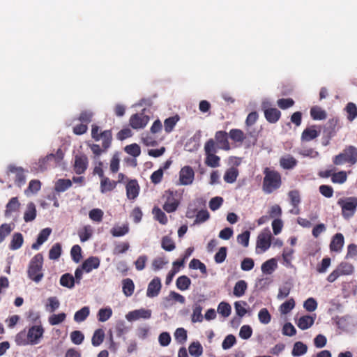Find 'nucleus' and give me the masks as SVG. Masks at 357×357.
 Masks as SVG:
<instances>
[{
    "label": "nucleus",
    "instance_id": "393cba45",
    "mask_svg": "<svg viewBox=\"0 0 357 357\" xmlns=\"http://www.w3.org/2000/svg\"><path fill=\"white\" fill-rule=\"evenodd\" d=\"M264 116L270 123H275L281 116V112L276 108H267L264 109Z\"/></svg>",
    "mask_w": 357,
    "mask_h": 357
},
{
    "label": "nucleus",
    "instance_id": "3c124183",
    "mask_svg": "<svg viewBox=\"0 0 357 357\" xmlns=\"http://www.w3.org/2000/svg\"><path fill=\"white\" fill-rule=\"evenodd\" d=\"M153 214L156 220H158L162 225H166L167 223V217L165 213L158 207H154L153 209Z\"/></svg>",
    "mask_w": 357,
    "mask_h": 357
},
{
    "label": "nucleus",
    "instance_id": "4d7b16f0",
    "mask_svg": "<svg viewBox=\"0 0 357 357\" xmlns=\"http://www.w3.org/2000/svg\"><path fill=\"white\" fill-rule=\"evenodd\" d=\"M104 213L100 208H93L89 213V218L93 222H100L102 220Z\"/></svg>",
    "mask_w": 357,
    "mask_h": 357
},
{
    "label": "nucleus",
    "instance_id": "20e7f679",
    "mask_svg": "<svg viewBox=\"0 0 357 357\" xmlns=\"http://www.w3.org/2000/svg\"><path fill=\"white\" fill-rule=\"evenodd\" d=\"M205 160L204 163L210 167H218L220 166V158L215 155L218 147L213 139H208L204 144Z\"/></svg>",
    "mask_w": 357,
    "mask_h": 357
},
{
    "label": "nucleus",
    "instance_id": "de8ad7c7",
    "mask_svg": "<svg viewBox=\"0 0 357 357\" xmlns=\"http://www.w3.org/2000/svg\"><path fill=\"white\" fill-rule=\"evenodd\" d=\"M189 353L191 356L198 357L203 353V348L199 342H193L188 347Z\"/></svg>",
    "mask_w": 357,
    "mask_h": 357
},
{
    "label": "nucleus",
    "instance_id": "2f4dec72",
    "mask_svg": "<svg viewBox=\"0 0 357 357\" xmlns=\"http://www.w3.org/2000/svg\"><path fill=\"white\" fill-rule=\"evenodd\" d=\"M238 170L236 167H230L226 170L224 175V181L228 183H233L236 181L238 176Z\"/></svg>",
    "mask_w": 357,
    "mask_h": 357
},
{
    "label": "nucleus",
    "instance_id": "7c9ffc66",
    "mask_svg": "<svg viewBox=\"0 0 357 357\" xmlns=\"http://www.w3.org/2000/svg\"><path fill=\"white\" fill-rule=\"evenodd\" d=\"M117 182L112 181L107 177H105L100 181V190L101 192L105 193L106 192L113 190L116 186Z\"/></svg>",
    "mask_w": 357,
    "mask_h": 357
},
{
    "label": "nucleus",
    "instance_id": "49530a36",
    "mask_svg": "<svg viewBox=\"0 0 357 357\" xmlns=\"http://www.w3.org/2000/svg\"><path fill=\"white\" fill-rule=\"evenodd\" d=\"M112 315V310L108 307L101 308L99 310L97 317L98 320L100 322H105L107 321Z\"/></svg>",
    "mask_w": 357,
    "mask_h": 357
},
{
    "label": "nucleus",
    "instance_id": "473e14b6",
    "mask_svg": "<svg viewBox=\"0 0 357 357\" xmlns=\"http://www.w3.org/2000/svg\"><path fill=\"white\" fill-rule=\"evenodd\" d=\"M59 282L61 286L68 289H72L75 286V280L73 275L70 273H65L61 275Z\"/></svg>",
    "mask_w": 357,
    "mask_h": 357
},
{
    "label": "nucleus",
    "instance_id": "9d476101",
    "mask_svg": "<svg viewBox=\"0 0 357 357\" xmlns=\"http://www.w3.org/2000/svg\"><path fill=\"white\" fill-rule=\"evenodd\" d=\"M63 158V153L61 149H59L56 153H50L38 161V168L43 171L47 168L50 162H53L55 165L59 164Z\"/></svg>",
    "mask_w": 357,
    "mask_h": 357
},
{
    "label": "nucleus",
    "instance_id": "6e6d98bb",
    "mask_svg": "<svg viewBox=\"0 0 357 357\" xmlns=\"http://www.w3.org/2000/svg\"><path fill=\"white\" fill-rule=\"evenodd\" d=\"M347 179V172L344 171H340L337 173L334 172L332 175L331 181L333 183L342 184L346 182Z\"/></svg>",
    "mask_w": 357,
    "mask_h": 357
},
{
    "label": "nucleus",
    "instance_id": "7ed1b4c3",
    "mask_svg": "<svg viewBox=\"0 0 357 357\" xmlns=\"http://www.w3.org/2000/svg\"><path fill=\"white\" fill-rule=\"evenodd\" d=\"M43 266V256L41 253H38L29 261L27 270L28 277L31 280L39 282L44 276Z\"/></svg>",
    "mask_w": 357,
    "mask_h": 357
},
{
    "label": "nucleus",
    "instance_id": "13d9d810",
    "mask_svg": "<svg viewBox=\"0 0 357 357\" xmlns=\"http://www.w3.org/2000/svg\"><path fill=\"white\" fill-rule=\"evenodd\" d=\"M291 204L294 208H297L301 203V197L299 192L296 190H291L288 193Z\"/></svg>",
    "mask_w": 357,
    "mask_h": 357
},
{
    "label": "nucleus",
    "instance_id": "b1692460",
    "mask_svg": "<svg viewBox=\"0 0 357 357\" xmlns=\"http://www.w3.org/2000/svg\"><path fill=\"white\" fill-rule=\"evenodd\" d=\"M298 164L297 160L291 155H286L280 159V165L284 169H292Z\"/></svg>",
    "mask_w": 357,
    "mask_h": 357
},
{
    "label": "nucleus",
    "instance_id": "e433bc0d",
    "mask_svg": "<svg viewBox=\"0 0 357 357\" xmlns=\"http://www.w3.org/2000/svg\"><path fill=\"white\" fill-rule=\"evenodd\" d=\"M307 351V347L302 342H296L294 344L291 354L294 356H301L304 355Z\"/></svg>",
    "mask_w": 357,
    "mask_h": 357
},
{
    "label": "nucleus",
    "instance_id": "864d4df0",
    "mask_svg": "<svg viewBox=\"0 0 357 357\" xmlns=\"http://www.w3.org/2000/svg\"><path fill=\"white\" fill-rule=\"evenodd\" d=\"M218 312L223 317H227L230 315L231 307V305L226 302H221L218 306Z\"/></svg>",
    "mask_w": 357,
    "mask_h": 357
},
{
    "label": "nucleus",
    "instance_id": "4468645a",
    "mask_svg": "<svg viewBox=\"0 0 357 357\" xmlns=\"http://www.w3.org/2000/svg\"><path fill=\"white\" fill-rule=\"evenodd\" d=\"M195 178V172L190 166H184L179 172V181L181 185H188L192 183Z\"/></svg>",
    "mask_w": 357,
    "mask_h": 357
},
{
    "label": "nucleus",
    "instance_id": "423d86ee",
    "mask_svg": "<svg viewBox=\"0 0 357 357\" xmlns=\"http://www.w3.org/2000/svg\"><path fill=\"white\" fill-rule=\"evenodd\" d=\"M100 140H102V146L99 144H93L90 149L96 156H100L102 153H105L109 149L112 142V132L111 130H106L100 132Z\"/></svg>",
    "mask_w": 357,
    "mask_h": 357
},
{
    "label": "nucleus",
    "instance_id": "4c0bfd02",
    "mask_svg": "<svg viewBox=\"0 0 357 357\" xmlns=\"http://www.w3.org/2000/svg\"><path fill=\"white\" fill-rule=\"evenodd\" d=\"M72 186V181L70 179H59L54 186V189L58 192H62Z\"/></svg>",
    "mask_w": 357,
    "mask_h": 357
},
{
    "label": "nucleus",
    "instance_id": "f03ea898",
    "mask_svg": "<svg viewBox=\"0 0 357 357\" xmlns=\"http://www.w3.org/2000/svg\"><path fill=\"white\" fill-rule=\"evenodd\" d=\"M264 177L262 181V190L269 195L278 190L282 184L281 174L275 169L265 167L263 170Z\"/></svg>",
    "mask_w": 357,
    "mask_h": 357
},
{
    "label": "nucleus",
    "instance_id": "603ef678",
    "mask_svg": "<svg viewBox=\"0 0 357 357\" xmlns=\"http://www.w3.org/2000/svg\"><path fill=\"white\" fill-rule=\"evenodd\" d=\"M202 307L199 304H195L193 307V312L192 314V321L193 323L202 322L203 321V315L202 314Z\"/></svg>",
    "mask_w": 357,
    "mask_h": 357
},
{
    "label": "nucleus",
    "instance_id": "6e6552de",
    "mask_svg": "<svg viewBox=\"0 0 357 357\" xmlns=\"http://www.w3.org/2000/svg\"><path fill=\"white\" fill-rule=\"evenodd\" d=\"M354 271V267L351 264L342 261L328 275L326 280L328 282L332 283L339 277L351 275Z\"/></svg>",
    "mask_w": 357,
    "mask_h": 357
},
{
    "label": "nucleus",
    "instance_id": "c9c22d12",
    "mask_svg": "<svg viewBox=\"0 0 357 357\" xmlns=\"http://www.w3.org/2000/svg\"><path fill=\"white\" fill-rule=\"evenodd\" d=\"M277 267V263L275 260V259L272 258L271 259H268L264 263L261 265V271L264 274H271L275 268Z\"/></svg>",
    "mask_w": 357,
    "mask_h": 357
},
{
    "label": "nucleus",
    "instance_id": "39448f33",
    "mask_svg": "<svg viewBox=\"0 0 357 357\" xmlns=\"http://www.w3.org/2000/svg\"><path fill=\"white\" fill-rule=\"evenodd\" d=\"M335 165H342L344 163L354 165L357 162V149L354 146L346 147L342 153L333 158Z\"/></svg>",
    "mask_w": 357,
    "mask_h": 357
},
{
    "label": "nucleus",
    "instance_id": "0eeeda50",
    "mask_svg": "<svg viewBox=\"0 0 357 357\" xmlns=\"http://www.w3.org/2000/svg\"><path fill=\"white\" fill-rule=\"evenodd\" d=\"M337 204L341 207L342 215L344 218L352 217L357 208V197H349L344 199H340Z\"/></svg>",
    "mask_w": 357,
    "mask_h": 357
},
{
    "label": "nucleus",
    "instance_id": "c756f323",
    "mask_svg": "<svg viewBox=\"0 0 357 357\" xmlns=\"http://www.w3.org/2000/svg\"><path fill=\"white\" fill-rule=\"evenodd\" d=\"M24 238L21 233L17 232L13 235L9 248L11 250H15L20 248L23 244Z\"/></svg>",
    "mask_w": 357,
    "mask_h": 357
},
{
    "label": "nucleus",
    "instance_id": "bb28decb",
    "mask_svg": "<svg viewBox=\"0 0 357 357\" xmlns=\"http://www.w3.org/2000/svg\"><path fill=\"white\" fill-rule=\"evenodd\" d=\"M314 319L315 317H313L312 316L304 315L298 319L296 324L300 329L306 330L314 324Z\"/></svg>",
    "mask_w": 357,
    "mask_h": 357
},
{
    "label": "nucleus",
    "instance_id": "8fccbe9b",
    "mask_svg": "<svg viewBox=\"0 0 357 357\" xmlns=\"http://www.w3.org/2000/svg\"><path fill=\"white\" fill-rule=\"evenodd\" d=\"M124 151L128 154L133 156L134 158L138 157L141 154V148L136 143L131 144L130 145H127L124 148Z\"/></svg>",
    "mask_w": 357,
    "mask_h": 357
},
{
    "label": "nucleus",
    "instance_id": "c85d7f7f",
    "mask_svg": "<svg viewBox=\"0 0 357 357\" xmlns=\"http://www.w3.org/2000/svg\"><path fill=\"white\" fill-rule=\"evenodd\" d=\"M36 217V208L33 202L27 204L26 209L24 214V220L26 222L33 221Z\"/></svg>",
    "mask_w": 357,
    "mask_h": 357
},
{
    "label": "nucleus",
    "instance_id": "f257e3e1",
    "mask_svg": "<svg viewBox=\"0 0 357 357\" xmlns=\"http://www.w3.org/2000/svg\"><path fill=\"white\" fill-rule=\"evenodd\" d=\"M44 328L41 324L34 325L19 332L15 337V342L18 346L36 345L40 342L43 337Z\"/></svg>",
    "mask_w": 357,
    "mask_h": 357
},
{
    "label": "nucleus",
    "instance_id": "cd10ccee",
    "mask_svg": "<svg viewBox=\"0 0 357 357\" xmlns=\"http://www.w3.org/2000/svg\"><path fill=\"white\" fill-rule=\"evenodd\" d=\"M135 290V284L132 279L126 278L122 280V291L126 297L131 296Z\"/></svg>",
    "mask_w": 357,
    "mask_h": 357
},
{
    "label": "nucleus",
    "instance_id": "0e129e2a",
    "mask_svg": "<svg viewBox=\"0 0 357 357\" xmlns=\"http://www.w3.org/2000/svg\"><path fill=\"white\" fill-rule=\"evenodd\" d=\"M70 255H71L72 259L75 263L79 262L82 257L81 247L79 245H73L70 250Z\"/></svg>",
    "mask_w": 357,
    "mask_h": 357
},
{
    "label": "nucleus",
    "instance_id": "338daca9",
    "mask_svg": "<svg viewBox=\"0 0 357 357\" xmlns=\"http://www.w3.org/2000/svg\"><path fill=\"white\" fill-rule=\"evenodd\" d=\"M258 318L261 324H267L271 321V316L266 308H262L259 312Z\"/></svg>",
    "mask_w": 357,
    "mask_h": 357
},
{
    "label": "nucleus",
    "instance_id": "2eb2a0df",
    "mask_svg": "<svg viewBox=\"0 0 357 357\" xmlns=\"http://www.w3.org/2000/svg\"><path fill=\"white\" fill-rule=\"evenodd\" d=\"M89 160L86 155L82 154L75 157L74 171L77 174H82L85 172L88 167Z\"/></svg>",
    "mask_w": 357,
    "mask_h": 357
},
{
    "label": "nucleus",
    "instance_id": "ddd939ff",
    "mask_svg": "<svg viewBox=\"0 0 357 357\" xmlns=\"http://www.w3.org/2000/svg\"><path fill=\"white\" fill-rule=\"evenodd\" d=\"M218 149L229 151L231 147L228 140V133L226 131H217L213 139Z\"/></svg>",
    "mask_w": 357,
    "mask_h": 357
},
{
    "label": "nucleus",
    "instance_id": "69168bd1",
    "mask_svg": "<svg viewBox=\"0 0 357 357\" xmlns=\"http://www.w3.org/2000/svg\"><path fill=\"white\" fill-rule=\"evenodd\" d=\"M115 331L116 335L120 337L128 332V327L126 325L124 321L121 320L116 322Z\"/></svg>",
    "mask_w": 357,
    "mask_h": 357
},
{
    "label": "nucleus",
    "instance_id": "a211bd4d",
    "mask_svg": "<svg viewBox=\"0 0 357 357\" xmlns=\"http://www.w3.org/2000/svg\"><path fill=\"white\" fill-rule=\"evenodd\" d=\"M344 236L341 233H337L335 234L330 243V250L332 252H340L344 245Z\"/></svg>",
    "mask_w": 357,
    "mask_h": 357
},
{
    "label": "nucleus",
    "instance_id": "052dcab7",
    "mask_svg": "<svg viewBox=\"0 0 357 357\" xmlns=\"http://www.w3.org/2000/svg\"><path fill=\"white\" fill-rule=\"evenodd\" d=\"M294 250L292 248H285L282 252V259L286 266H291Z\"/></svg>",
    "mask_w": 357,
    "mask_h": 357
},
{
    "label": "nucleus",
    "instance_id": "680f3d73",
    "mask_svg": "<svg viewBox=\"0 0 357 357\" xmlns=\"http://www.w3.org/2000/svg\"><path fill=\"white\" fill-rule=\"evenodd\" d=\"M295 307L294 298H290L283 303L280 307V311L282 314H287Z\"/></svg>",
    "mask_w": 357,
    "mask_h": 357
},
{
    "label": "nucleus",
    "instance_id": "58836bf2",
    "mask_svg": "<svg viewBox=\"0 0 357 357\" xmlns=\"http://www.w3.org/2000/svg\"><path fill=\"white\" fill-rule=\"evenodd\" d=\"M176 284L178 289L185 291L189 289L191 284V280L188 276L181 275L177 278Z\"/></svg>",
    "mask_w": 357,
    "mask_h": 357
},
{
    "label": "nucleus",
    "instance_id": "1a4fd4ad",
    "mask_svg": "<svg viewBox=\"0 0 357 357\" xmlns=\"http://www.w3.org/2000/svg\"><path fill=\"white\" fill-rule=\"evenodd\" d=\"M163 198L165 199V203L162 206L163 209L167 213L174 212L179 205V201L176 198V194L169 190H166L163 195Z\"/></svg>",
    "mask_w": 357,
    "mask_h": 357
},
{
    "label": "nucleus",
    "instance_id": "412c9836",
    "mask_svg": "<svg viewBox=\"0 0 357 357\" xmlns=\"http://www.w3.org/2000/svg\"><path fill=\"white\" fill-rule=\"evenodd\" d=\"M139 186L136 180L128 181L126 185V195L129 199H135L139 195Z\"/></svg>",
    "mask_w": 357,
    "mask_h": 357
},
{
    "label": "nucleus",
    "instance_id": "9b49d317",
    "mask_svg": "<svg viewBox=\"0 0 357 357\" xmlns=\"http://www.w3.org/2000/svg\"><path fill=\"white\" fill-rule=\"evenodd\" d=\"M272 235L269 229H264L257 236L256 249L261 252L266 251L271 246Z\"/></svg>",
    "mask_w": 357,
    "mask_h": 357
},
{
    "label": "nucleus",
    "instance_id": "6ab92c4d",
    "mask_svg": "<svg viewBox=\"0 0 357 357\" xmlns=\"http://www.w3.org/2000/svg\"><path fill=\"white\" fill-rule=\"evenodd\" d=\"M21 204L20 203L17 197H12L6 206V210L4 211V215L6 217H10L13 213L19 211Z\"/></svg>",
    "mask_w": 357,
    "mask_h": 357
},
{
    "label": "nucleus",
    "instance_id": "ea45409f",
    "mask_svg": "<svg viewBox=\"0 0 357 357\" xmlns=\"http://www.w3.org/2000/svg\"><path fill=\"white\" fill-rule=\"evenodd\" d=\"M229 136L235 142L242 143L245 139L244 132L240 129L234 128L230 130Z\"/></svg>",
    "mask_w": 357,
    "mask_h": 357
},
{
    "label": "nucleus",
    "instance_id": "4be33fe9",
    "mask_svg": "<svg viewBox=\"0 0 357 357\" xmlns=\"http://www.w3.org/2000/svg\"><path fill=\"white\" fill-rule=\"evenodd\" d=\"M51 232L52 229L50 228L42 229L38 235L36 241L32 244L31 248L33 250H38L40 245L47 240Z\"/></svg>",
    "mask_w": 357,
    "mask_h": 357
},
{
    "label": "nucleus",
    "instance_id": "72a5a7b5",
    "mask_svg": "<svg viewBox=\"0 0 357 357\" xmlns=\"http://www.w3.org/2000/svg\"><path fill=\"white\" fill-rule=\"evenodd\" d=\"M310 116L314 120H324L327 114L325 110L319 106H314L310 109Z\"/></svg>",
    "mask_w": 357,
    "mask_h": 357
},
{
    "label": "nucleus",
    "instance_id": "f8f14e48",
    "mask_svg": "<svg viewBox=\"0 0 357 357\" xmlns=\"http://www.w3.org/2000/svg\"><path fill=\"white\" fill-rule=\"evenodd\" d=\"M149 117L143 113L132 114L129 120L130 126L135 130L144 128L149 123Z\"/></svg>",
    "mask_w": 357,
    "mask_h": 357
},
{
    "label": "nucleus",
    "instance_id": "5701e85b",
    "mask_svg": "<svg viewBox=\"0 0 357 357\" xmlns=\"http://www.w3.org/2000/svg\"><path fill=\"white\" fill-rule=\"evenodd\" d=\"M8 170L10 172L15 174V182L18 186H21L22 185H24L25 183V175L24 174V170L22 167H15L14 165H10L8 167Z\"/></svg>",
    "mask_w": 357,
    "mask_h": 357
},
{
    "label": "nucleus",
    "instance_id": "37998d69",
    "mask_svg": "<svg viewBox=\"0 0 357 357\" xmlns=\"http://www.w3.org/2000/svg\"><path fill=\"white\" fill-rule=\"evenodd\" d=\"M104 338V331L101 328L96 330L91 339L92 345L94 347H98L102 343Z\"/></svg>",
    "mask_w": 357,
    "mask_h": 357
},
{
    "label": "nucleus",
    "instance_id": "e2e57ef3",
    "mask_svg": "<svg viewBox=\"0 0 357 357\" xmlns=\"http://www.w3.org/2000/svg\"><path fill=\"white\" fill-rule=\"evenodd\" d=\"M47 302L46 310L50 312H54L60 305L59 301L55 296L48 298Z\"/></svg>",
    "mask_w": 357,
    "mask_h": 357
},
{
    "label": "nucleus",
    "instance_id": "f704fd0d",
    "mask_svg": "<svg viewBox=\"0 0 357 357\" xmlns=\"http://www.w3.org/2000/svg\"><path fill=\"white\" fill-rule=\"evenodd\" d=\"M90 314V309L88 306H84L74 314V320L76 322H82L86 319Z\"/></svg>",
    "mask_w": 357,
    "mask_h": 357
},
{
    "label": "nucleus",
    "instance_id": "79ce46f5",
    "mask_svg": "<svg viewBox=\"0 0 357 357\" xmlns=\"http://www.w3.org/2000/svg\"><path fill=\"white\" fill-rule=\"evenodd\" d=\"M247 283L245 280H239L238 281L234 287V294L237 297H241L243 296L247 289Z\"/></svg>",
    "mask_w": 357,
    "mask_h": 357
},
{
    "label": "nucleus",
    "instance_id": "a878e982",
    "mask_svg": "<svg viewBox=\"0 0 357 357\" xmlns=\"http://www.w3.org/2000/svg\"><path fill=\"white\" fill-rule=\"evenodd\" d=\"M320 131L315 129V126L305 128L301 134V140L310 142L319 136Z\"/></svg>",
    "mask_w": 357,
    "mask_h": 357
},
{
    "label": "nucleus",
    "instance_id": "dca6fc26",
    "mask_svg": "<svg viewBox=\"0 0 357 357\" xmlns=\"http://www.w3.org/2000/svg\"><path fill=\"white\" fill-rule=\"evenodd\" d=\"M151 317V311L150 310L140 309L129 312L126 318L129 321L137 320L140 318L149 319Z\"/></svg>",
    "mask_w": 357,
    "mask_h": 357
},
{
    "label": "nucleus",
    "instance_id": "aec40b11",
    "mask_svg": "<svg viewBox=\"0 0 357 357\" xmlns=\"http://www.w3.org/2000/svg\"><path fill=\"white\" fill-rule=\"evenodd\" d=\"M100 260L98 257H89L82 264V269L86 273L91 272L100 266Z\"/></svg>",
    "mask_w": 357,
    "mask_h": 357
},
{
    "label": "nucleus",
    "instance_id": "bf43d9fd",
    "mask_svg": "<svg viewBox=\"0 0 357 357\" xmlns=\"http://www.w3.org/2000/svg\"><path fill=\"white\" fill-rule=\"evenodd\" d=\"M129 231V227L128 225H123L122 227H114L110 232L114 237H120L126 235Z\"/></svg>",
    "mask_w": 357,
    "mask_h": 357
},
{
    "label": "nucleus",
    "instance_id": "09e8293b",
    "mask_svg": "<svg viewBox=\"0 0 357 357\" xmlns=\"http://www.w3.org/2000/svg\"><path fill=\"white\" fill-rule=\"evenodd\" d=\"M179 118L177 115L166 119L164 122L165 132L168 133L172 132Z\"/></svg>",
    "mask_w": 357,
    "mask_h": 357
},
{
    "label": "nucleus",
    "instance_id": "a19ab883",
    "mask_svg": "<svg viewBox=\"0 0 357 357\" xmlns=\"http://www.w3.org/2000/svg\"><path fill=\"white\" fill-rule=\"evenodd\" d=\"M161 247L163 250L167 252L174 250L176 248L174 240L169 236H165L161 240Z\"/></svg>",
    "mask_w": 357,
    "mask_h": 357
},
{
    "label": "nucleus",
    "instance_id": "f3484780",
    "mask_svg": "<svg viewBox=\"0 0 357 357\" xmlns=\"http://www.w3.org/2000/svg\"><path fill=\"white\" fill-rule=\"evenodd\" d=\"M161 281L158 277L154 278L148 284L146 296L149 298L157 296L161 289Z\"/></svg>",
    "mask_w": 357,
    "mask_h": 357
},
{
    "label": "nucleus",
    "instance_id": "5fc2aeb1",
    "mask_svg": "<svg viewBox=\"0 0 357 357\" xmlns=\"http://www.w3.org/2000/svg\"><path fill=\"white\" fill-rule=\"evenodd\" d=\"M174 337L177 342L183 344L187 340V331L183 328H178L174 332Z\"/></svg>",
    "mask_w": 357,
    "mask_h": 357
},
{
    "label": "nucleus",
    "instance_id": "774afa93",
    "mask_svg": "<svg viewBox=\"0 0 357 357\" xmlns=\"http://www.w3.org/2000/svg\"><path fill=\"white\" fill-rule=\"evenodd\" d=\"M210 218V214L207 210H200L196 215V218L195 220L194 224H201L206 220H208Z\"/></svg>",
    "mask_w": 357,
    "mask_h": 357
},
{
    "label": "nucleus",
    "instance_id": "c03bdc74",
    "mask_svg": "<svg viewBox=\"0 0 357 357\" xmlns=\"http://www.w3.org/2000/svg\"><path fill=\"white\" fill-rule=\"evenodd\" d=\"M93 229L91 226L86 225L78 231L79 239L82 242L87 241L92 236Z\"/></svg>",
    "mask_w": 357,
    "mask_h": 357
},
{
    "label": "nucleus",
    "instance_id": "a18cd8bd",
    "mask_svg": "<svg viewBox=\"0 0 357 357\" xmlns=\"http://www.w3.org/2000/svg\"><path fill=\"white\" fill-rule=\"evenodd\" d=\"M62 252L61 245L59 243L54 244L49 251V258L52 260L58 259Z\"/></svg>",
    "mask_w": 357,
    "mask_h": 357
}]
</instances>
